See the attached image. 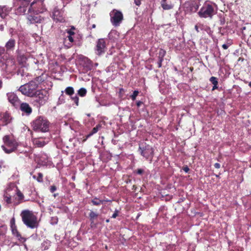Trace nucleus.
Masks as SVG:
<instances>
[{"instance_id": "52", "label": "nucleus", "mask_w": 251, "mask_h": 251, "mask_svg": "<svg viewBox=\"0 0 251 251\" xmlns=\"http://www.w3.org/2000/svg\"><path fill=\"white\" fill-rule=\"evenodd\" d=\"M18 195L19 197H21V196H22V194L20 192L18 193Z\"/></svg>"}, {"instance_id": "19", "label": "nucleus", "mask_w": 251, "mask_h": 251, "mask_svg": "<svg viewBox=\"0 0 251 251\" xmlns=\"http://www.w3.org/2000/svg\"><path fill=\"white\" fill-rule=\"evenodd\" d=\"M20 108L23 112L25 113L27 115L30 114L32 112L31 108L27 103H21Z\"/></svg>"}, {"instance_id": "13", "label": "nucleus", "mask_w": 251, "mask_h": 251, "mask_svg": "<svg viewBox=\"0 0 251 251\" xmlns=\"http://www.w3.org/2000/svg\"><path fill=\"white\" fill-rule=\"evenodd\" d=\"M8 101L14 106L20 104V100L17 95L14 93H8L7 94Z\"/></svg>"}, {"instance_id": "16", "label": "nucleus", "mask_w": 251, "mask_h": 251, "mask_svg": "<svg viewBox=\"0 0 251 251\" xmlns=\"http://www.w3.org/2000/svg\"><path fill=\"white\" fill-rule=\"evenodd\" d=\"M11 121V117L10 115L7 113H5L0 115V124L1 125H6Z\"/></svg>"}, {"instance_id": "56", "label": "nucleus", "mask_w": 251, "mask_h": 251, "mask_svg": "<svg viewBox=\"0 0 251 251\" xmlns=\"http://www.w3.org/2000/svg\"><path fill=\"white\" fill-rule=\"evenodd\" d=\"M1 168V167L0 166V169Z\"/></svg>"}, {"instance_id": "14", "label": "nucleus", "mask_w": 251, "mask_h": 251, "mask_svg": "<svg viewBox=\"0 0 251 251\" xmlns=\"http://www.w3.org/2000/svg\"><path fill=\"white\" fill-rule=\"evenodd\" d=\"M188 5L186 7L185 11L187 13L195 12L199 7V4L196 2H191L186 4Z\"/></svg>"}, {"instance_id": "27", "label": "nucleus", "mask_w": 251, "mask_h": 251, "mask_svg": "<svg viewBox=\"0 0 251 251\" xmlns=\"http://www.w3.org/2000/svg\"><path fill=\"white\" fill-rule=\"evenodd\" d=\"M87 91L84 88H81L78 91V94L81 97H84L86 94Z\"/></svg>"}, {"instance_id": "41", "label": "nucleus", "mask_w": 251, "mask_h": 251, "mask_svg": "<svg viewBox=\"0 0 251 251\" xmlns=\"http://www.w3.org/2000/svg\"><path fill=\"white\" fill-rule=\"evenodd\" d=\"M220 164L219 163H216L215 164H214V167L217 168V169H219L220 168Z\"/></svg>"}, {"instance_id": "26", "label": "nucleus", "mask_w": 251, "mask_h": 251, "mask_svg": "<svg viewBox=\"0 0 251 251\" xmlns=\"http://www.w3.org/2000/svg\"><path fill=\"white\" fill-rule=\"evenodd\" d=\"M65 93L70 96H72L74 93V90L73 87H68L65 89Z\"/></svg>"}, {"instance_id": "34", "label": "nucleus", "mask_w": 251, "mask_h": 251, "mask_svg": "<svg viewBox=\"0 0 251 251\" xmlns=\"http://www.w3.org/2000/svg\"><path fill=\"white\" fill-rule=\"evenodd\" d=\"M16 226L15 224V219L13 217L10 220V227Z\"/></svg>"}, {"instance_id": "33", "label": "nucleus", "mask_w": 251, "mask_h": 251, "mask_svg": "<svg viewBox=\"0 0 251 251\" xmlns=\"http://www.w3.org/2000/svg\"><path fill=\"white\" fill-rule=\"evenodd\" d=\"M72 99L74 100L76 105H78V98L77 96L72 97Z\"/></svg>"}, {"instance_id": "5", "label": "nucleus", "mask_w": 251, "mask_h": 251, "mask_svg": "<svg viewBox=\"0 0 251 251\" xmlns=\"http://www.w3.org/2000/svg\"><path fill=\"white\" fill-rule=\"evenodd\" d=\"M22 221L24 224L31 228L37 227L38 223L37 217L29 210H24L21 213Z\"/></svg>"}, {"instance_id": "11", "label": "nucleus", "mask_w": 251, "mask_h": 251, "mask_svg": "<svg viewBox=\"0 0 251 251\" xmlns=\"http://www.w3.org/2000/svg\"><path fill=\"white\" fill-rule=\"evenodd\" d=\"M176 2V0H162L161 4L164 10H167L172 9Z\"/></svg>"}, {"instance_id": "40", "label": "nucleus", "mask_w": 251, "mask_h": 251, "mask_svg": "<svg viewBox=\"0 0 251 251\" xmlns=\"http://www.w3.org/2000/svg\"><path fill=\"white\" fill-rule=\"evenodd\" d=\"M4 52V49L2 47H0V55L3 54Z\"/></svg>"}, {"instance_id": "9", "label": "nucleus", "mask_w": 251, "mask_h": 251, "mask_svg": "<svg viewBox=\"0 0 251 251\" xmlns=\"http://www.w3.org/2000/svg\"><path fill=\"white\" fill-rule=\"evenodd\" d=\"M110 21L115 26L120 25L123 19L122 13L116 9H113L110 13Z\"/></svg>"}, {"instance_id": "7", "label": "nucleus", "mask_w": 251, "mask_h": 251, "mask_svg": "<svg viewBox=\"0 0 251 251\" xmlns=\"http://www.w3.org/2000/svg\"><path fill=\"white\" fill-rule=\"evenodd\" d=\"M48 93L46 90H38L35 95L33 97L34 98L35 105H36L37 106L44 105L48 100Z\"/></svg>"}, {"instance_id": "22", "label": "nucleus", "mask_w": 251, "mask_h": 251, "mask_svg": "<svg viewBox=\"0 0 251 251\" xmlns=\"http://www.w3.org/2000/svg\"><path fill=\"white\" fill-rule=\"evenodd\" d=\"M119 36V33L115 30H112L108 34L109 39L115 41Z\"/></svg>"}, {"instance_id": "8", "label": "nucleus", "mask_w": 251, "mask_h": 251, "mask_svg": "<svg viewBox=\"0 0 251 251\" xmlns=\"http://www.w3.org/2000/svg\"><path fill=\"white\" fill-rule=\"evenodd\" d=\"M139 151L144 157L151 161L153 156V149L151 146L144 143L140 144Z\"/></svg>"}, {"instance_id": "6", "label": "nucleus", "mask_w": 251, "mask_h": 251, "mask_svg": "<svg viewBox=\"0 0 251 251\" xmlns=\"http://www.w3.org/2000/svg\"><path fill=\"white\" fill-rule=\"evenodd\" d=\"M32 126L34 131L46 132L49 130L50 123L45 118L39 117L32 122Z\"/></svg>"}, {"instance_id": "18", "label": "nucleus", "mask_w": 251, "mask_h": 251, "mask_svg": "<svg viewBox=\"0 0 251 251\" xmlns=\"http://www.w3.org/2000/svg\"><path fill=\"white\" fill-rule=\"evenodd\" d=\"M10 229L12 234L15 236L19 241L22 243L25 242L26 241V239L23 237L19 232L16 226L11 227Z\"/></svg>"}, {"instance_id": "48", "label": "nucleus", "mask_w": 251, "mask_h": 251, "mask_svg": "<svg viewBox=\"0 0 251 251\" xmlns=\"http://www.w3.org/2000/svg\"><path fill=\"white\" fill-rule=\"evenodd\" d=\"M195 28L196 29V30L199 32V27H198V26L197 25H196L195 26Z\"/></svg>"}, {"instance_id": "51", "label": "nucleus", "mask_w": 251, "mask_h": 251, "mask_svg": "<svg viewBox=\"0 0 251 251\" xmlns=\"http://www.w3.org/2000/svg\"><path fill=\"white\" fill-rule=\"evenodd\" d=\"M92 27L93 28H95L96 27V25L95 24H93L92 25Z\"/></svg>"}, {"instance_id": "31", "label": "nucleus", "mask_w": 251, "mask_h": 251, "mask_svg": "<svg viewBox=\"0 0 251 251\" xmlns=\"http://www.w3.org/2000/svg\"><path fill=\"white\" fill-rule=\"evenodd\" d=\"M89 216L91 220H94L98 217V214L95 212L91 211L89 214Z\"/></svg>"}, {"instance_id": "54", "label": "nucleus", "mask_w": 251, "mask_h": 251, "mask_svg": "<svg viewBox=\"0 0 251 251\" xmlns=\"http://www.w3.org/2000/svg\"><path fill=\"white\" fill-rule=\"evenodd\" d=\"M56 195H57V194H54V195H53V196H54V197H55L56 196Z\"/></svg>"}, {"instance_id": "12", "label": "nucleus", "mask_w": 251, "mask_h": 251, "mask_svg": "<svg viewBox=\"0 0 251 251\" xmlns=\"http://www.w3.org/2000/svg\"><path fill=\"white\" fill-rule=\"evenodd\" d=\"M67 33L68 35L64 40V45L66 47L69 48L72 46L74 42V38L72 35L74 34V32L69 30L68 31Z\"/></svg>"}, {"instance_id": "50", "label": "nucleus", "mask_w": 251, "mask_h": 251, "mask_svg": "<svg viewBox=\"0 0 251 251\" xmlns=\"http://www.w3.org/2000/svg\"><path fill=\"white\" fill-rule=\"evenodd\" d=\"M1 86H2V82H1V81L0 80V89L1 88Z\"/></svg>"}, {"instance_id": "35", "label": "nucleus", "mask_w": 251, "mask_h": 251, "mask_svg": "<svg viewBox=\"0 0 251 251\" xmlns=\"http://www.w3.org/2000/svg\"><path fill=\"white\" fill-rule=\"evenodd\" d=\"M43 175L41 173L38 174V177L37 178V180L38 182L42 181Z\"/></svg>"}, {"instance_id": "1", "label": "nucleus", "mask_w": 251, "mask_h": 251, "mask_svg": "<svg viewBox=\"0 0 251 251\" xmlns=\"http://www.w3.org/2000/svg\"><path fill=\"white\" fill-rule=\"evenodd\" d=\"M29 4V0H14V5L17 7L16 14H25L26 19L30 24L40 23L42 19L39 14L43 13L45 10L43 2L40 0Z\"/></svg>"}, {"instance_id": "36", "label": "nucleus", "mask_w": 251, "mask_h": 251, "mask_svg": "<svg viewBox=\"0 0 251 251\" xmlns=\"http://www.w3.org/2000/svg\"><path fill=\"white\" fill-rule=\"evenodd\" d=\"M56 190V188L55 186H51L50 188V191L51 193L54 192Z\"/></svg>"}, {"instance_id": "10", "label": "nucleus", "mask_w": 251, "mask_h": 251, "mask_svg": "<svg viewBox=\"0 0 251 251\" xmlns=\"http://www.w3.org/2000/svg\"><path fill=\"white\" fill-rule=\"evenodd\" d=\"M106 44L104 39H99L97 42L96 47V53L100 55L105 52L106 51Z\"/></svg>"}, {"instance_id": "23", "label": "nucleus", "mask_w": 251, "mask_h": 251, "mask_svg": "<svg viewBox=\"0 0 251 251\" xmlns=\"http://www.w3.org/2000/svg\"><path fill=\"white\" fill-rule=\"evenodd\" d=\"M101 126L99 124L97 125V126L95 127H94L92 130V131L88 134L86 138L83 140L84 141H85L89 137L93 135L94 134L97 133L99 130L101 128Z\"/></svg>"}, {"instance_id": "17", "label": "nucleus", "mask_w": 251, "mask_h": 251, "mask_svg": "<svg viewBox=\"0 0 251 251\" xmlns=\"http://www.w3.org/2000/svg\"><path fill=\"white\" fill-rule=\"evenodd\" d=\"M48 142V139L45 141L42 138H34L32 139L33 145L37 147H42L47 144Z\"/></svg>"}, {"instance_id": "38", "label": "nucleus", "mask_w": 251, "mask_h": 251, "mask_svg": "<svg viewBox=\"0 0 251 251\" xmlns=\"http://www.w3.org/2000/svg\"><path fill=\"white\" fill-rule=\"evenodd\" d=\"M118 211L117 210H115L114 213L113 214L112 216V218H115L118 216Z\"/></svg>"}, {"instance_id": "55", "label": "nucleus", "mask_w": 251, "mask_h": 251, "mask_svg": "<svg viewBox=\"0 0 251 251\" xmlns=\"http://www.w3.org/2000/svg\"><path fill=\"white\" fill-rule=\"evenodd\" d=\"M33 177L34 178H35V176H34Z\"/></svg>"}, {"instance_id": "4", "label": "nucleus", "mask_w": 251, "mask_h": 251, "mask_svg": "<svg viewBox=\"0 0 251 251\" xmlns=\"http://www.w3.org/2000/svg\"><path fill=\"white\" fill-rule=\"evenodd\" d=\"M217 9V6L215 3L207 1L202 5L198 14L201 18H212L213 15L216 14Z\"/></svg>"}, {"instance_id": "30", "label": "nucleus", "mask_w": 251, "mask_h": 251, "mask_svg": "<svg viewBox=\"0 0 251 251\" xmlns=\"http://www.w3.org/2000/svg\"><path fill=\"white\" fill-rule=\"evenodd\" d=\"M42 246L44 247V250H47L50 246V242L49 241H45L42 243Z\"/></svg>"}, {"instance_id": "39", "label": "nucleus", "mask_w": 251, "mask_h": 251, "mask_svg": "<svg viewBox=\"0 0 251 251\" xmlns=\"http://www.w3.org/2000/svg\"><path fill=\"white\" fill-rule=\"evenodd\" d=\"M134 3L136 5L139 6L141 3V0H134Z\"/></svg>"}, {"instance_id": "21", "label": "nucleus", "mask_w": 251, "mask_h": 251, "mask_svg": "<svg viewBox=\"0 0 251 251\" xmlns=\"http://www.w3.org/2000/svg\"><path fill=\"white\" fill-rule=\"evenodd\" d=\"M15 40L13 39H10L5 44V48L7 50H13L15 45Z\"/></svg>"}, {"instance_id": "46", "label": "nucleus", "mask_w": 251, "mask_h": 251, "mask_svg": "<svg viewBox=\"0 0 251 251\" xmlns=\"http://www.w3.org/2000/svg\"><path fill=\"white\" fill-rule=\"evenodd\" d=\"M183 170H184V171L185 172L187 173V172H188L189 171V168H188V167H184V168H183Z\"/></svg>"}, {"instance_id": "45", "label": "nucleus", "mask_w": 251, "mask_h": 251, "mask_svg": "<svg viewBox=\"0 0 251 251\" xmlns=\"http://www.w3.org/2000/svg\"><path fill=\"white\" fill-rule=\"evenodd\" d=\"M6 201L7 203H10L11 202V198L10 197H6Z\"/></svg>"}, {"instance_id": "15", "label": "nucleus", "mask_w": 251, "mask_h": 251, "mask_svg": "<svg viewBox=\"0 0 251 251\" xmlns=\"http://www.w3.org/2000/svg\"><path fill=\"white\" fill-rule=\"evenodd\" d=\"M52 18L56 22L64 21L63 12L58 9H55L53 12Z\"/></svg>"}, {"instance_id": "37", "label": "nucleus", "mask_w": 251, "mask_h": 251, "mask_svg": "<svg viewBox=\"0 0 251 251\" xmlns=\"http://www.w3.org/2000/svg\"><path fill=\"white\" fill-rule=\"evenodd\" d=\"M125 92L124 89L123 88H120L119 90V96L120 97L123 96L122 94Z\"/></svg>"}, {"instance_id": "3", "label": "nucleus", "mask_w": 251, "mask_h": 251, "mask_svg": "<svg viewBox=\"0 0 251 251\" xmlns=\"http://www.w3.org/2000/svg\"><path fill=\"white\" fill-rule=\"evenodd\" d=\"M3 144L1 148L6 153L15 152L19 146V143L11 135H7L2 138Z\"/></svg>"}, {"instance_id": "32", "label": "nucleus", "mask_w": 251, "mask_h": 251, "mask_svg": "<svg viewBox=\"0 0 251 251\" xmlns=\"http://www.w3.org/2000/svg\"><path fill=\"white\" fill-rule=\"evenodd\" d=\"M139 94V92L137 90H135L133 94L131 96V98L133 100H134L136 99V97Z\"/></svg>"}, {"instance_id": "25", "label": "nucleus", "mask_w": 251, "mask_h": 251, "mask_svg": "<svg viewBox=\"0 0 251 251\" xmlns=\"http://www.w3.org/2000/svg\"><path fill=\"white\" fill-rule=\"evenodd\" d=\"M210 81L212 82V83L214 85L212 90H215V89L217 88V85H218V81L216 78V77L214 76H212L210 78Z\"/></svg>"}, {"instance_id": "24", "label": "nucleus", "mask_w": 251, "mask_h": 251, "mask_svg": "<svg viewBox=\"0 0 251 251\" xmlns=\"http://www.w3.org/2000/svg\"><path fill=\"white\" fill-rule=\"evenodd\" d=\"M27 60L26 56L24 54H20L18 57V60L19 63L24 64Z\"/></svg>"}, {"instance_id": "28", "label": "nucleus", "mask_w": 251, "mask_h": 251, "mask_svg": "<svg viewBox=\"0 0 251 251\" xmlns=\"http://www.w3.org/2000/svg\"><path fill=\"white\" fill-rule=\"evenodd\" d=\"M103 201H104L100 200L97 198L92 200V203L95 205H100V204L102 203Z\"/></svg>"}, {"instance_id": "53", "label": "nucleus", "mask_w": 251, "mask_h": 251, "mask_svg": "<svg viewBox=\"0 0 251 251\" xmlns=\"http://www.w3.org/2000/svg\"><path fill=\"white\" fill-rule=\"evenodd\" d=\"M249 86H250V87H251V82H250V83H249Z\"/></svg>"}, {"instance_id": "47", "label": "nucleus", "mask_w": 251, "mask_h": 251, "mask_svg": "<svg viewBox=\"0 0 251 251\" xmlns=\"http://www.w3.org/2000/svg\"><path fill=\"white\" fill-rule=\"evenodd\" d=\"M142 103V102L141 101H137V106L139 107Z\"/></svg>"}, {"instance_id": "42", "label": "nucleus", "mask_w": 251, "mask_h": 251, "mask_svg": "<svg viewBox=\"0 0 251 251\" xmlns=\"http://www.w3.org/2000/svg\"><path fill=\"white\" fill-rule=\"evenodd\" d=\"M159 62L158 63V67H161V63L163 61V59H161V58H159Z\"/></svg>"}, {"instance_id": "44", "label": "nucleus", "mask_w": 251, "mask_h": 251, "mask_svg": "<svg viewBox=\"0 0 251 251\" xmlns=\"http://www.w3.org/2000/svg\"><path fill=\"white\" fill-rule=\"evenodd\" d=\"M143 172V170L142 169H138L137 170V174H140V175L142 174Z\"/></svg>"}, {"instance_id": "49", "label": "nucleus", "mask_w": 251, "mask_h": 251, "mask_svg": "<svg viewBox=\"0 0 251 251\" xmlns=\"http://www.w3.org/2000/svg\"><path fill=\"white\" fill-rule=\"evenodd\" d=\"M3 28H4L3 26L2 25H0V29L1 30H3Z\"/></svg>"}, {"instance_id": "29", "label": "nucleus", "mask_w": 251, "mask_h": 251, "mask_svg": "<svg viewBox=\"0 0 251 251\" xmlns=\"http://www.w3.org/2000/svg\"><path fill=\"white\" fill-rule=\"evenodd\" d=\"M166 54V51L163 49H160L159 52V58L163 59Z\"/></svg>"}, {"instance_id": "20", "label": "nucleus", "mask_w": 251, "mask_h": 251, "mask_svg": "<svg viewBox=\"0 0 251 251\" xmlns=\"http://www.w3.org/2000/svg\"><path fill=\"white\" fill-rule=\"evenodd\" d=\"M10 9L5 6H0V16L4 18L9 13Z\"/></svg>"}, {"instance_id": "43", "label": "nucleus", "mask_w": 251, "mask_h": 251, "mask_svg": "<svg viewBox=\"0 0 251 251\" xmlns=\"http://www.w3.org/2000/svg\"><path fill=\"white\" fill-rule=\"evenodd\" d=\"M229 46L227 44H223L222 47L224 49L226 50L228 48Z\"/></svg>"}, {"instance_id": "2", "label": "nucleus", "mask_w": 251, "mask_h": 251, "mask_svg": "<svg viewBox=\"0 0 251 251\" xmlns=\"http://www.w3.org/2000/svg\"><path fill=\"white\" fill-rule=\"evenodd\" d=\"M42 79L41 77H37L28 83L22 85L19 90L24 95L33 97L37 92L38 90L37 89L39 87Z\"/></svg>"}]
</instances>
